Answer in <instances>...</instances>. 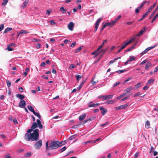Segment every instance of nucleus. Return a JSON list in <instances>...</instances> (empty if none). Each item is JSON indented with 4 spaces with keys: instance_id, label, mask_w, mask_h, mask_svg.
<instances>
[{
    "instance_id": "obj_1",
    "label": "nucleus",
    "mask_w": 158,
    "mask_h": 158,
    "mask_svg": "<svg viewBox=\"0 0 158 158\" xmlns=\"http://www.w3.org/2000/svg\"><path fill=\"white\" fill-rule=\"evenodd\" d=\"M37 123L34 122L31 126V128L28 129L27 131L28 133L25 134L24 135L25 139L29 141H37L39 139V131L38 129L33 130L37 127L40 129H42L43 126L40 120L37 119L36 120Z\"/></svg>"
},
{
    "instance_id": "obj_2",
    "label": "nucleus",
    "mask_w": 158,
    "mask_h": 158,
    "mask_svg": "<svg viewBox=\"0 0 158 158\" xmlns=\"http://www.w3.org/2000/svg\"><path fill=\"white\" fill-rule=\"evenodd\" d=\"M58 141H51L49 146H48V141L46 143V151H48L49 150H53L59 147Z\"/></svg>"
},
{
    "instance_id": "obj_3",
    "label": "nucleus",
    "mask_w": 158,
    "mask_h": 158,
    "mask_svg": "<svg viewBox=\"0 0 158 158\" xmlns=\"http://www.w3.org/2000/svg\"><path fill=\"white\" fill-rule=\"evenodd\" d=\"M42 145V142L41 140H40L35 143L34 144L35 148L39 149L40 148Z\"/></svg>"
},
{
    "instance_id": "obj_4",
    "label": "nucleus",
    "mask_w": 158,
    "mask_h": 158,
    "mask_svg": "<svg viewBox=\"0 0 158 158\" xmlns=\"http://www.w3.org/2000/svg\"><path fill=\"white\" fill-rule=\"evenodd\" d=\"M114 94L110 95H101L98 96V98H103L104 100H106L107 99L112 98Z\"/></svg>"
},
{
    "instance_id": "obj_5",
    "label": "nucleus",
    "mask_w": 158,
    "mask_h": 158,
    "mask_svg": "<svg viewBox=\"0 0 158 158\" xmlns=\"http://www.w3.org/2000/svg\"><path fill=\"white\" fill-rule=\"evenodd\" d=\"M100 105V104L99 103H93V102L91 101L89 102L88 103V107L89 108L91 107H95L96 106H99Z\"/></svg>"
},
{
    "instance_id": "obj_6",
    "label": "nucleus",
    "mask_w": 158,
    "mask_h": 158,
    "mask_svg": "<svg viewBox=\"0 0 158 158\" xmlns=\"http://www.w3.org/2000/svg\"><path fill=\"white\" fill-rule=\"evenodd\" d=\"M26 103L24 100H21L19 103V106L22 108L26 106Z\"/></svg>"
},
{
    "instance_id": "obj_7",
    "label": "nucleus",
    "mask_w": 158,
    "mask_h": 158,
    "mask_svg": "<svg viewBox=\"0 0 158 158\" xmlns=\"http://www.w3.org/2000/svg\"><path fill=\"white\" fill-rule=\"evenodd\" d=\"M74 26V23L73 22H70L68 25V27L69 29L72 31Z\"/></svg>"
},
{
    "instance_id": "obj_8",
    "label": "nucleus",
    "mask_w": 158,
    "mask_h": 158,
    "mask_svg": "<svg viewBox=\"0 0 158 158\" xmlns=\"http://www.w3.org/2000/svg\"><path fill=\"white\" fill-rule=\"evenodd\" d=\"M100 110L101 111V113L103 115H104L107 111L106 108L102 106L100 107Z\"/></svg>"
},
{
    "instance_id": "obj_9",
    "label": "nucleus",
    "mask_w": 158,
    "mask_h": 158,
    "mask_svg": "<svg viewBox=\"0 0 158 158\" xmlns=\"http://www.w3.org/2000/svg\"><path fill=\"white\" fill-rule=\"evenodd\" d=\"M86 115L84 113L82 114V115H81L79 118V120L80 121H82L83 120L85 117H86Z\"/></svg>"
},
{
    "instance_id": "obj_10",
    "label": "nucleus",
    "mask_w": 158,
    "mask_h": 158,
    "mask_svg": "<svg viewBox=\"0 0 158 158\" xmlns=\"http://www.w3.org/2000/svg\"><path fill=\"white\" fill-rule=\"evenodd\" d=\"M133 89V88L132 87H130L129 88H128L126 89L125 91H126V92L124 93L126 95L129 93L130 91L132 90Z\"/></svg>"
},
{
    "instance_id": "obj_11",
    "label": "nucleus",
    "mask_w": 158,
    "mask_h": 158,
    "mask_svg": "<svg viewBox=\"0 0 158 158\" xmlns=\"http://www.w3.org/2000/svg\"><path fill=\"white\" fill-rule=\"evenodd\" d=\"M29 2V0L27 1V0H25L24 2L21 6V7L22 8H24L25 7L27 4Z\"/></svg>"
},
{
    "instance_id": "obj_12",
    "label": "nucleus",
    "mask_w": 158,
    "mask_h": 158,
    "mask_svg": "<svg viewBox=\"0 0 158 158\" xmlns=\"http://www.w3.org/2000/svg\"><path fill=\"white\" fill-rule=\"evenodd\" d=\"M107 26H109L110 27H113L115 24L114 23H113V21L110 23H106Z\"/></svg>"
},
{
    "instance_id": "obj_13",
    "label": "nucleus",
    "mask_w": 158,
    "mask_h": 158,
    "mask_svg": "<svg viewBox=\"0 0 158 158\" xmlns=\"http://www.w3.org/2000/svg\"><path fill=\"white\" fill-rule=\"evenodd\" d=\"M16 96L19 99H21V100H23V99L25 98L24 96L23 95L20 94H17L16 95Z\"/></svg>"
},
{
    "instance_id": "obj_14",
    "label": "nucleus",
    "mask_w": 158,
    "mask_h": 158,
    "mask_svg": "<svg viewBox=\"0 0 158 158\" xmlns=\"http://www.w3.org/2000/svg\"><path fill=\"white\" fill-rule=\"evenodd\" d=\"M152 65V64L150 62H148L146 64L145 69H148Z\"/></svg>"
},
{
    "instance_id": "obj_15",
    "label": "nucleus",
    "mask_w": 158,
    "mask_h": 158,
    "mask_svg": "<svg viewBox=\"0 0 158 158\" xmlns=\"http://www.w3.org/2000/svg\"><path fill=\"white\" fill-rule=\"evenodd\" d=\"M145 31V29H142L136 35V36H139L141 35H142L143 32Z\"/></svg>"
},
{
    "instance_id": "obj_16",
    "label": "nucleus",
    "mask_w": 158,
    "mask_h": 158,
    "mask_svg": "<svg viewBox=\"0 0 158 158\" xmlns=\"http://www.w3.org/2000/svg\"><path fill=\"white\" fill-rule=\"evenodd\" d=\"M129 44V43L127 42V41H125L124 42L123 44L122 45V46L124 49Z\"/></svg>"
},
{
    "instance_id": "obj_17",
    "label": "nucleus",
    "mask_w": 158,
    "mask_h": 158,
    "mask_svg": "<svg viewBox=\"0 0 158 158\" xmlns=\"http://www.w3.org/2000/svg\"><path fill=\"white\" fill-rule=\"evenodd\" d=\"M27 108L30 111L32 112L33 113L35 111L33 107L31 106H27Z\"/></svg>"
},
{
    "instance_id": "obj_18",
    "label": "nucleus",
    "mask_w": 158,
    "mask_h": 158,
    "mask_svg": "<svg viewBox=\"0 0 158 158\" xmlns=\"http://www.w3.org/2000/svg\"><path fill=\"white\" fill-rule=\"evenodd\" d=\"M60 10L61 11L62 14H65L66 12V10L64 9L63 7H61L60 8Z\"/></svg>"
},
{
    "instance_id": "obj_19",
    "label": "nucleus",
    "mask_w": 158,
    "mask_h": 158,
    "mask_svg": "<svg viewBox=\"0 0 158 158\" xmlns=\"http://www.w3.org/2000/svg\"><path fill=\"white\" fill-rule=\"evenodd\" d=\"M20 33L19 34H26L28 33V32L27 31H26L24 30H21L20 31H19Z\"/></svg>"
},
{
    "instance_id": "obj_20",
    "label": "nucleus",
    "mask_w": 158,
    "mask_h": 158,
    "mask_svg": "<svg viewBox=\"0 0 158 158\" xmlns=\"http://www.w3.org/2000/svg\"><path fill=\"white\" fill-rule=\"evenodd\" d=\"M121 15H119L113 21V23L115 24L116 22H117L119 19L121 18Z\"/></svg>"
},
{
    "instance_id": "obj_21",
    "label": "nucleus",
    "mask_w": 158,
    "mask_h": 158,
    "mask_svg": "<svg viewBox=\"0 0 158 158\" xmlns=\"http://www.w3.org/2000/svg\"><path fill=\"white\" fill-rule=\"evenodd\" d=\"M12 30V28L11 27H8L6 28L4 30L3 33L6 34L9 31Z\"/></svg>"
},
{
    "instance_id": "obj_22",
    "label": "nucleus",
    "mask_w": 158,
    "mask_h": 158,
    "mask_svg": "<svg viewBox=\"0 0 158 158\" xmlns=\"http://www.w3.org/2000/svg\"><path fill=\"white\" fill-rule=\"evenodd\" d=\"M100 53V52H97V51L95 50V51L92 52V55H95V56H98V55Z\"/></svg>"
},
{
    "instance_id": "obj_23",
    "label": "nucleus",
    "mask_w": 158,
    "mask_h": 158,
    "mask_svg": "<svg viewBox=\"0 0 158 158\" xmlns=\"http://www.w3.org/2000/svg\"><path fill=\"white\" fill-rule=\"evenodd\" d=\"M135 37H133L131 38L129 40L127 41V42L130 44L131 43L134 42L135 40Z\"/></svg>"
},
{
    "instance_id": "obj_24",
    "label": "nucleus",
    "mask_w": 158,
    "mask_h": 158,
    "mask_svg": "<svg viewBox=\"0 0 158 158\" xmlns=\"http://www.w3.org/2000/svg\"><path fill=\"white\" fill-rule=\"evenodd\" d=\"M150 123L149 121H147L145 124V126L146 128H148L150 126Z\"/></svg>"
},
{
    "instance_id": "obj_25",
    "label": "nucleus",
    "mask_w": 158,
    "mask_h": 158,
    "mask_svg": "<svg viewBox=\"0 0 158 158\" xmlns=\"http://www.w3.org/2000/svg\"><path fill=\"white\" fill-rule=\"evenodd\" d=\"M65 144V141H62L61 142H59L58 141V145L59 147L61 146L64 145Z\"/></svg>"
},
{
    "instance_id": "obj_26",
    "label": "nucleus",
    "mask_w": 158,
    "mask_h": 158,
    "mask_svg": "<svg viewBox=\"0 0 158 158\" xmlns=\"http://www.w3.org/2000/svg\"><path fill=\"white\" fill-rule=\"evenodd\" d=\"M33 113L35 116H37L39 119H41V116L39 113L37 112H35V111L34 112H33Z\"/></svg>"
},
{
    "instance_id": "obj_27",
    "label": "nucleus",
    "mask_w": 158,
    "mask_h": 158,
    "mask_svg": "<svg viewBox=\"0 0 158 158\" xmlns=\"http://www.w3.org/2000/svg\"><path fill=\"white\" fill-rule=\"evenodd\" d=\"M83 47V46H82L79 47L75 51V53H77V52H79L81 50L82 48Z\"/></svg>"
},
{
    "instance_id": "obj_28",
    "label": "nucleus",
    "mask_w": 158,
    "mask_h": 158,
    "mask_svg": "<svg viewBox=\"0 0 158 158\" xmlns=\"http://www.w3.org/2000/svg\"><path fill=\"white\" fill-rule=\"evenodd\" d=\"M157 17H158V13H157L156 15L154 16L152 20L151 23H153L154 21L156 19Z\"/></svg>"
},
{
    "instance_id": "obj_29",
    "label": "nucleus",
    "mask_w": 158,
    "mask_h": 158,
    "mask_svg": "<svg viewBox=\"0 0 158 158\" xmlns=\"http://www.w3.org/2000/svg\"><path fill=\"white\" fill-rule=\"evenodd\" d=\"M8 0H3L2 5L3 6H5L8 2Z\"/></svg>"
},
{
    "instance_id": "obj_30",
    "label": "nucleus",
    "mask_w": 158,
    "mask_h": 158,
    "mask_svg": "<svg viewBox=\"0 0 158 158\" xmlns=\"http://www.w3.org/2000/svg\"><path fill=\"white\" fill-rule=\"evenodd\" d=\"M75 77H76L77 81H78L82 77V76L81 75H76Z\"/></svg>"
},
{
    "instance_id": "obj_31",
    "label": "nucleus",
    "mask_w": 158,
    "mask_h": 158,
    "mask_svg": "<svg viewBox=\"0 0 158 158\" xmlns=\"http://www.w3.org/2000/svg\"><path fill=\"white\" fill-rule=\"evenodd\" d=\"M126 95L124 93L122 94V95L118 96L117 98V99L118 100L120 99L121 98L123 97L124 96Z\"/></svg>"
},
{
    "instance_id": "obj_32",
    "label": "nucleus",
    "mask_w": 158,
    "mask_h": 158,
    "mask_svg": "<svg viewBox=\"0 0 158 158\" xmlns=\"http://www.w3.org/2000/svg\"><path fill=\"white\" fill-rule=\"evenodd\" d=\"M141 86L140 85V83H139L135 85L134 88H135L137 89L138 88L141 87Z\"/></svg>"
},
{
    "instance_id": "obj_33",
    "label": "nucleus",
    "mask_w": 158,
    "mask_h": 158,
    "mask_svg": "<svg viewBox=\"0 0 158 158\" xmlns=\"http://www.w3.org/2000/svg\"><path fill=\"white\" fill-rule=\"evenodd\" d=\"M127 71L126 70H119L116 71V72L120 74L123 73Z\"/></svg>"
},
{
    "instance_id": "obj_34",
    "label": "nucleus",
    "mask_w": 158,
    "mask_h": 158,
    "mask_svg": "<svg viewBox=\"0 0 158 158\" xmlns=\"http://www.w3.org/2000/svg\"><path fill=\"white\" fill-rule=\"evenodd\" d=\"M128 106V104H126L124 105H122L120 106V107H121V108L122 109H123L124 108H125Z\"/></svg>"
},
{
    "instance_id": "obj_35",
    "label": "nucleus",
    "mask_w": 158,
    "mask_h": 158,
    "mask_svg": "<svg viewBox=\"0 0 158 158\" xmlns=\"http://www.w3.org/2000/svg\"><path fill=\"white\" fill-rule=\"evenodd\" d=\"M135 44L134 46H132L130 48H128L127 50L125 51V52H127L130 51L131 50H132L135 47Z\"/></svg>"
},
{
    "instance_id": "obj_36",
    "label": "nucleus",
    "mask_w": 158,
    "mask_h": 158,
    "mask_svg": "<svg viewBox=\"0 0 158 158\" xmlns=\"http://www.w3.org/2000/svg\"><path fill=\"white\" fill-rule=\"evenodd\" d=\"M135 21H133L131 22H127L125 23V24L127 25H131L133 23H134Z\"/></svg>"
},
{
    "instance_id": "obj_37",
    "label": "nucleus",
    "mask_w": 158,
    "mask_h": 158,
    "mask_svg": "<svg viewBox=\"0 0 158 158\" xmlns=\"http://www.w3.org/2000/svg\"><path fill=\"white\" fill-rule=\"evenodd\" d=\"M6 82L8 87H10L11 85V82L10 81L7 80L6 81Z\"/></svg>"
},
{
    "instance_id": "obj_38",
    "label": "nucleus",
    "mask_w": 158,
    "mask_h": 158,
    "mask_svg": "<svg viewBox=\"0 0 158 158\" xmlns=\"http://www.w3.org/2000/svg\"><path fill=\"white\" fill-rule=\"evenodd\" d=\"M95 77L93 78L92 81H91V84L93 85H94L96 83L97 81H94V79Z\"/></svg>"
},
{
    "instance_id": "obj_39",
    "label": "nucleus",
    "mask_w": 158,
    "mask_h": 158,
    "mask_svg": "<svg viewBox=\"0 0 158 158\" xmlns=\"http://www.w3.org/2000/svg\"><path fill=\"white\" fill-rule=\"evenodd\" d=\"M85 81H83L81 83V84L79 85V87H78V89L80 90L81 88V87H82L83 85L84 84V83H85Z\"/></svg>"
},
{
    "instance_id": "obj_40",
    "label": "nucleus",
    "mask_w": 158,
    "mask_h": 158,
    "mask_svg": "<svg viewBox=\"0 0 158 158\" xmlns=\"http://www.w3.org/2000/svg\"><path fill=\"white\" fill-rule=\"evenodd\" d=\"M154 81V80L153 79H150L148 80L147 82V83L148 84H150L151 83H153Z\"/></svg>"
},
{
    "instance_id": "obj_41",
    "label": "nucleus",
    "mask_w": 158,
    "mask_h": 158,
    "mask_svg": "<svg viewBox=\"0 0 158 158\" xmlns=\"http://www.w3.org/2000/svg\"><path fill=\"white\" fill-rule=\"evenodd\" d=\"M75 135H72L71 136H70L69 138L68 139L69 140H71L73 139H75Z\"/></svg>"
},
{
    "instance_id": "obj_42",
    "label": "nucleus",
    "mask_w": 158,
    "mask_h": 158,
    "mask_svg": "<svg viewBox=\"0 0 158 158\" xmlns=\"http://www.w3.org/2000/svg\"><path fill=\"white\" fill-rule=\"evenodd\" d=\"M7 48L6 49V50H8L9 51H11L13 50L14 49L13 48H10V47H9L8 46H7Z\"/></svg>"
},
{
    "instance_id": "obj_43",
    "label": "nucleus",
    "mask_w": 158,
    "mask_h": 158,
    "mask_svg": "<svg viewBox=\"0 0 158 158\" xmlns=\"http://www.w3.org/2000/svg\"><path fill=\"white\" fill-rule=\"evenodd\" d=\"M114 101L113 100H110L107 102L106 103L107 104H112L114 103Z\"/></svg>"
},
{
    "instance_id": "obj_44",
    "label": "nucleus",
    "mask_w": 158,
    "mask_h": 158,
    "mask_svg": "<svg viewBox=\"0 0 158 158\" xmlns=\"http://www.w3.org/2000/svg\"><path fill=\"white\" fill-rule=\"evenodd\" d=\"M148 50V48H147L145 50L143 51L141 53V54L143 55L145 54Z\"/></svg>"
},
{
    "instance_id": "obj_45",
    "label": "nucleus",
    "mask_w": 158,
    "mask_h": 158,
    "mask_svg": "<svg viewBox=\"0 0 158 158\" xmlns=\"http://www.w3.org/2000/svg\"><path fill=\"white\" fill-rule=\"evenodd\" d=\"M4 27V25L3 24H1L0 25V32L2 31Z\"/></svg>"
},
{
    "instance_id": "obj_46",
    "label": "nucleus",
    "mask_w": 158,
    "mask_h": 158,
    "mask_svg": "<svg viewBox=\"0 0 158 158\" xmlns=\"http://www.w3.org/2000/svg\"><path fill=\"white\" fill-rule=\"evenodd\" d=\"M5 158H11V157L9 154H8L5 155Z\"/></svg>"
},
{
    "instance_id": "obj_47",
    "label": "nucleus",
    "mask_w": 158,
    "mask_h": 158,
    "mask_svg": "<svg viewBox=\"0 0 158 158\" xmlns=\"http://www.w3.org/2000/svg\"><path fill=\"white\" fill-rule=\"evenodd\" d=\"M50 24L51 25H54L56 24V23L54 22L53 20H52L49 22Z\"/></svg>"
},
{
    "instance_id": "obj_48",
    "label": "nucleus",
    "mask_w": 158,
    "mask_h": 158,
    "mask_svg": "<svg viewBox=\"0 0 158 158\" xmlns=\"http://www.w3.org/2000/svg\"><path fill=\"white\" fill-rule=\"evenodd\" d=\"M66 149V147L65 146H64L60 149V151L61 152H64V151Z\"/></svg>"
},
{
    "instance_id": "obj_49",
    "label": "nucleus",
    "mask_w": 158,
    "mask_h": 158,
    "mask_svg": "<svg viewBox=\"0 0 158 158\" xmlns=\"http://www.w3.org/2000/svg\"><path fill=\"white\" fill-rule=\"evenodd\" d=\"M129 98V97H125L124 98L121 99L120 101L121 102H123V101H125V100Z\"/></svg>"
},
{
    "instance_id": "obj_50",
    "label": "nucleus",
    "mask_w": 158,
    "mask_h": 158,
    "mask_svg": "<svg viewBox=\"0 0 158 158\" xmlns=\"http://www.w3.org/2000/svg\"><path fill=\"white\" fill-rule=\"evenodd\" d=\"M135 57H130L129 59H128V61H129V62H131L132 61H133L135 60Z\"/></svg>"
},
{
    "instance_id": "obj_51",
    "label": "nucleus",
    "mask_w": 158,
    "mask_h": 158,
    "mask_svg": "<svg viewBox=\"0 0 158 158\" xmlns=\"http://www.w3.org/2000/svg\"><path fill=\"white\" fill-rule=\"evenodd\" d=\"M141 95V94L140 92H138L135 94L134 95V97H136L139 96Z\"/></svg>"
},
{
    "instance_id": "obj_52",
    "label": "nucleus",
    "mask_w": 158,
    "mask_h": 158,
    "mask_svg": "<svg viewBox=\"0 0 158 158\" xmlns=\"http://www.w3.org/2000/svg\"><path fill=\"white\" fill-rule=\"evenodd\" d=\"M15 44L14 43H10L9 44H8L7 45V46H8L9 47H11L15 46Z\"/></svg>"
},
{
    "instance_id": "obj_53",
    "label": "nucleus",
    "mask_w": 158,
    "mask_h": 158,
    "mask_svg": "<svg viewBox=\"0 0 158 158\" xmlns=\"http://www.w3.org/2000/svg\"><path fill=\"white\" fill-rule=\"evenodd\" d=\"M123 48L122 47V46L121 47V48H120L119 49H118L116 52V53L117 54H118L119 52L122 49H123Z\"/></svg>"
},
{
    "instance_id": "obj_54",
    "label": "nucleus",
    "mask_w": 158,
    "mask_h": 158,
    "mask_svg": "<svg viewBox=\"0 0 158 158\" xmlns=\"http://www.w3.org/2000/svg\"><path fill=\"white\" fill-rule=\"evenodd\" d=\"M132 79V78L131 77H129V78H128L126 80L124 81V82H123V83H125V82H126L127 81H130V80H131V79Z\"/></svg>"
},
{
    "instance_id": "obj_55",
    "label": "nucleus",
    "mask_w": 158,
    "mask_h": 158,
    "mask_svg": "<svg viewBox=\"0 0 158 158\" xmlns=\"http://www.w3.org/2000/svg\"><path fill=\"white\" fill-rule=\"evenodd\" d=\"M103 46H102L101 45L99 47H98V48L96 49V51H97V52H98V51H99L102 48Z\"/></svg>"
},
{
    "instance_id": "obj_56",
    "label": "nucleus",
    "mask_w": 158,
    "mask_h": 158,
    "mask_svg": "<svg viewBox=\"0 0 158 158\" xmlns=\"http://www.w3.org/2000/svg\"><path fill=\"white\" fill-rule=\"evenodd\" d=\"M120 82H117L115 83L113 85V87H116L117 85H119L120 84Z\"/></svg>"
},
{
    "instance_id": "obj_57",
    "label": "nucleus",
    "mask_w": 158,
    "mask_h": 158,
    "mask_svg": "<svg viewBox=\"0 0 158 158\" xmlns=\"http://www.w3.org/2000/svg\"><path fill=\"white\" fill-rule=\"evenodd\" d=\"M76 44V42H74L73 43L71 44L70 46V47H74Z\"/></svg>"
},
{
    "instance_id": "obj_58",
    "label": "nucleus",
    "mask_w": 158,
    "mask_h": 158,
    "mask_svg": "<svg viewBox=\"0 0 158 158\" xmlns=\"http://www.w3.org/2000/svg\"><path fill=\"white\" fill-rule=\"evenodd\" d=\"M107 48H106L104 50H102L101 52H103V54H104L105 53V52L107 50Z\"/></svg>"
},
{
    "instance_id": "obj_59",
    "label": "nucleus",
    "mask_w": 158,
    "mask_h": 158,
    "mask_svg": "<svg viewBox=\"0 0 158 158\" xmlns=\"http://www.w3.org/2000/svg\"><path fill=\"white\" fill-rule=\"evenodd\" d=\"M116 61V59H114V60H110V62H109V64H110L113 63L115 61Z\"/></svg>"
},
{
    "instance_id": "obj_60",
    "label": "nucleus",
    "mask_w": 158,
    "mask_h": 158,
    "mask_svg": "<svg viewBox=\"0 0 158 158\" xmlns=\"http://www.w3.org/2000/svg\"><path fill=\"white\" fill-rule=\"evenodd\" d=\"M31 152H28L26 154L25 156L26 157L30 156L31 155Z\"/></svg>"
},
{
    "instance_id": "obj_61",
    "label": "nucleus",
    "mask_w": 158,
    "mask_h": 158,
    "mask_svg": "<svg viewBox=\"0 0 158 158\" xmlns=\"http://www.w3.org/2000/svg\"><path fill=\"white\" fill-rule=\"evenodd\" d=\"M154 150V148L153 147V146H151V149H150V151L149 153H151V152H152V151H153Z\"/></svg>"
},
{
    "instance_id": "obj_62",
    "label": "nucleus",
    "mask_w": 158,
    "mask_h": 158,
    "mask_svg": "<svg viewBox=\"0 0 158 158\" xmlns=\"http://www.w3.org/2000/svg\"><path fill=\"white\" fill-rule=\"evenodd\" d=\"M107 41V40H105L103 41L102 44L101 45L102 46H103L104 45V44L105 43H106Z\"/></svg>"
},
{
    "instance_id": "obj_63",
    "label": "nucleus",
    "mask_w": 158,
    "mask_h": 158,
    "mask_svg": "<svg viewBox=\"0 0 158 158\" xmlns=\"http://www.w3.org/2000/svg\"><path fill=\"white\" fill-rule=\"evenodd\" d=\"M147 62V60H144L141 63H140V65H143V64H144V63H146Z\"/></svg>"
},
{
    "instance_id": "obj_64",
    "label": "nucleus",
    "mask_w": 158,
    "mask_h": 158,
    "mask_svg": "<svg viewBox=\"0 0 158 158\" xmlns=\"http://www.w3.org/2000/svg\"><path fill=\"white\" fill-rule=\"evenodd\" d=\"M139 8L136 9L135 11V13L136 14L138 13L139 12Z\"/></svg>"
}]
</instances>
